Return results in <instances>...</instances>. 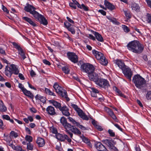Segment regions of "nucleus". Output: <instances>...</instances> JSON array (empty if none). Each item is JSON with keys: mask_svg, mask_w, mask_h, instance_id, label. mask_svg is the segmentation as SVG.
Segmentation results:
<instances>
[{"mask_svg": "<svg viewBox=\"0 0 151 151\" xmlns=\"http://www.w3.org/2000/svg\"><path fill=\"white\" fill-rule=\"evenodd\" d=\"M127 49L129 51L136 54H140L143 52L144 46L137 40H134L129 42L127 45Z\"/></svg>", "mask_w": 151, "mask_h": 151, "instance_id": "1", "label": "nucleus"}, {"mask_svg": "<svg viewBox=\"0 0 151 151\" xmlns=\"http://www.w3.org/2000/svg\"><path fill=\"white\" fill-rule=\"evenodd\" d=\"M132 81L135 86L139 89L144 87L146 83L145 79L138 74L133 77Z\"/></svg>", "mask_w": 151, "mask_h": 151, "instance_id": "2", "label": "nucleus"}, {"mask_svg": "<svg viewBox=\"0 0 151 151\" xmlns=\"http://www.w3.org/2000/svg\"><path fill=\"white\" fill-rule=\"evenodd\" d=\"M30 14L33 15L36 21L40 22L41 24L45 25L47 24V21L45 17L43 15L39 14L35 10H34L31 12Z\"/></svg>", "mask_w": 151, "mask_h": 151, "instance_id": "3", "label": "nucleus"}, {"mask_svg": "<svg viewBox=\"0 0 151 151\" xmlns=\"http://www.w3.org/2000/svg\"><path fill=\"white\" fill-rule=\"evenodd\" d=\"M81 70L84 73L88 74L93 72L95 70V68L94 66L89 63H84L82 64L81 66Z\"/></svg>", "mask_w": 151, "mask_h": 151, "instance_id": "4", "label": "nucleus"}, {"mask_svg": "<svg viewBox=\"0 0 151 151\" xmlns=\"http://www.w3.org/2000/svg\"><path fill=\"white\" fill-rule=\"evenodd\" d=\"M71 106L78 113V115L83 119L86 120H88V118L87 115L83 112L82 110L76 104H72Z\"/></svg>", "mask_w": 151, "mask_h": 151, "instance_id": "5", "label": "nucleus"}, {"mask_svg": "<svg viewBox=\"0 0 151 151\" xmlns=\"http://www.w3.org/2000/svg\"><path fill=\"white\" fill-rule=\"evenodd\" d=\"M95 83L99 88L104 89L108 88L109 86L108 81L101 78H99Z\"/></svg>", "mask_w": 151, "mask_h": 151, "instance_id": "6", "label": "nucleus"}, {"mask_svg": "<svg viewBox=\"0 0 151 151\" xmlns=\"http://www.w3.org/2000/svg\"><path fill=\"white\" fill-rule=\"evenodd\" d=\"M122 71L125 77L130 81H131L133 73L129 68L127 66L122 70Z\"/></svg>", "mask_w": 151, "mask_h": 151, "instance_id": "7", "label": "nucleus"}, {"mask_svg": "<svg viewBox=\"0 0 151 151\" xmlns=\"http://www.w3.org/2000/svg\"><path fill=\"white\" fill-rule=\"evenodd\" d=\"M67 54L68 58L71 61L74 63H77L78 60V57L75 53L69 52Z\"/></svg>", "mask_w": 151, "mask_h": 151, "instance_id": "8", "label": "nucleus"}, {"mask_svg": "<svg viewBox=\"0 0 151 151\" xmlns=\"http://www.w3.org/2000/svg\"><path fill=\"white\" fill-rule=\"evenodd\" d=\"M56 136L57 139L59 140L64 141L66 139L69 143L71 142V139L67 135L58 133Z\"/></svg>", "mask_w": 151, "mask_h": 151, "instance_id": "9", "label": "nucleus"}, {"mask_svg": "<svg viewBox=\"0 0 151 151\" xmlns=\"http://www.w3.org/2000/svg\"><path fill=\"white\" fill-rule=\"evenodd\" d=\"M89 79L91 81H93L96 83L99 78L98 74L94 71L88 74V75Z\"/></svg>", "mask_w": 151, "mask_h": 151, "instance_id": "10", "label": "nucleus"}, {"mask_svg": "<svg viewBox=\"0 0 151 151\" xmlns=\"http://www.w3.org/2000/svg\"><path fill=\"white\" fill-rule=\"evenodd\" d=\"M95 147L97 151H104L106 149L105 147L99 142L95 143Z\"/></svg>", "mask_w": 151, "mask_h": 151, "instance_id": "11", "label": "nucleus"}, {"mask_svg": "<svg viewBox=\"0 0 151 151\" xmlns=\"http://www.w3.org/2000/svg\"><path fill=\"white\" fill-rule=\"evenodd\" d=\"M59 110L62 112L63 115L66 116H68L70 115V114L69 112V109L65 106L61 107Z\"/></svg>", "mask_w": 151, "mask_h": 151, "instance_id": "12", "label": "nucleus"}, {"mask_svg": "<svg viewBox=\"0 0 151 151\" xmlns=\"http://www.w3.org/2000/svg\"><path fill=\"white\" fill-rule=\"evenodd\" d=\"M92 52L93 54L95 56L96 59L98 61L103 56H104L103 54L100 52L97 51L95 50H93Z\"/></svg>", "mask_w": 151, "mask_h": 151, "instance_id": "13", "label": "nucleus"}, {"mask_svg": "<svg viewBox=\"0 0 151 151\" xmlns=\"http://www.w3.org/2000/svg\"><path fill=\"white\" fill-rule=\"evenodd\" d=\"M46 111L47 114L51 116L54 115L56 114L54 107L52 106H49L46 108Z\"/></svg>", "mask_w": 151, "mask_h": 151, "instance_id": "14", "label": "nucleus"}, {"mask_svg": "<svg viewBox=\"0 0 151 151\" xmlns=\"http://www.w3.org/2000/svg\"><path fill=\"white\" fill-rule=\"evenodd\" d=\"M106 110L107 112L109 115L115 121L117 122L116 117L114 114L113 112L111 109L108 108H106Z\"/></svg>", "mask_w": 151, "mask_h": 151, "instance_id": "15", "label": "nucleus"}, {"mask_svg": "<svg viewBox=\"0 0 151 151\" xmlns=\"http://www.w3.org/2000/svg\"><path fill=\"white\" fill-rule=\"evenodd\" d=\"M13 73V72H12L11 67L7 65L5 67V74L8 77L10 78Z\"/></svg>", "mask_w": 151, "mask_h": 151, "instance_id": "16", "label": "nucleus"}, {"mask_svg": "<svg viewBox=\"0 0 151 151\" xmlns=\"http://www.w3.org/2000/svg\"><path fill=\"white\" fill-rule=\"evenodd\" d=\"M9 67H11L12 72H13V73L16 75L19 74V71L18 69V66L13 64H12L10 65Z\"/></svg>", "mask_w": 151, "mask_h": 151, "instance_id": "17", "label": "nucleus"}, {"mask_svg": "<svg viewBox=\"0 0 151 151\" xmlns=\"http://www.w3.org/2000/svg\"><path fill=\"white\" fill-rule=\"evenodd\" d=\"M36 8L30 4H28L26 6H25L24 8V10L27 12H29L31 14L34 10H35Z\"/></svg>", "mask_w": 151, "mask_h": 151, "instance_id": "18", "label": "nucleus"}, {"mask_svg": "<svg viewBox=\"0 0 151 151\" xmlns=\"http://www.w3.org/2000/svg\"><path fill=\"white\" fill-rule=\"evenodd\" d=\"M22 19L24 21L29 23L30 25L33 27H36L37 25L35 23L33 22L31 19L26 17H22Z\"/></svg>", "mask_w": 151, "mask_h": 151, "instance_id": "19", "label": "nucleus"}, {"mask_svg": "<svg viewBox=\"0 0 151 151\" xmlns=\"http://www.w3.org/2000/svg\"><path fill=\"white\" fill-rule=\"evenodd\" d=\"M102 142L107 145L111 149L114 146V141L112 140L106 139L102 141Z\"/></svg>", "mask_w": 151, "mask_h": 151, "instance_id": "20", "label": "nucleus"}, {"mask_svg": "<svg viewBox=\"0 0 151 151\" xmlns=\"http://www.w3.org/2000/svg\"><path fill=\"white\" fill-rule=\"evenodd\" d=\"M102 142L107 145L111 149L114 146V141L112 140L106 139L102 141Z\"/></svg>", "mask_w": 151, "mask_h": 151, "instance_id": "21", "label": "nucleus"}, {"mask_svg": "<svg viewBox=\"0 0 151 151\" xmlns=\"http://www.w3.org/2000/svg\"><path fill=\"white\" fill-rule=\"evenodd\" d=\"M53 87L56 92L58 94L62 93L61 91L63 89L58 85L57 83H55Z\"/></svg>", "mask_w": 151, "mask_h": 151, "instance_id": "22", "label": "nucleus"}, {"mask_svg": "<svg viewBox=\"0 0 151 151\" xmlns=\"http://www.w3.org/2000/svg\"><path fill=\"white\" fill-rule=\"evenodd\" d=\"M104 4L106 8L111 11L113 10L115 8L114 5L106 0H105Z\"/></svg>", "mask_w": 151, "mask_h": 151, "instance_id": "23", "label": "nucleus"}, {"mask_svg": "<svg viewBox=\"0 0 151 151\" xmlns=\"http://www.w3.org/2000/svg\"><path fill=\"white\" fill-rule=\"evenodd\" d=\"M115 63L122 70L127 66L124 64V62L119 60H115Z\"/></svg>", "mask_w": 151, "mask_h": 151, "instance_id": "24", "label": "nucleus"}, {"mask_svg": "<svg viewBox=\"0 0 151 151\" xmlns=\"http://www.w3.org/2000/svg\"><path fill=\"white\" fill-rule=\"evenodd\" d=\"M70 130L74 134L77 135H79L81 134V132L77 128L74 126H73L72 128L70 129Z\"/></svg>", "mask_w": 151, "mask_h": 151, "instance_id": "25", "label": "nucleus"}, {"mask_svg": "<svg viewBox=\"0 0 151 151\" xmlns=\"http://www.w3.org/2000/svg\"><path fill=\"white\" fill-rule=\"evenodd\" d=\"M36 143L40 147H42L45 144L44 139L42 138L39 137L37 139Z\"/></svg>", "mask_w": 151, "mask_h": 151, "instance_id": "26", "label": "nucleus"}, {"mask_svg": "<svg viewBox=\"0 0 151 151\" xmlns=\"http://www.w3.org/2000/svg\"><path fill=\"white\" fill-rule=\"evenodd\" d=\"M50 102L54 106L55 108L58 109L59 110L61 107V104L55 100H50Z\"/></svg>", "mask_w": 151, "mask_h": 151, "instance_id": "27", "label": "nucleus"}, {"mask_svg": "<svg viewBox=\"0 0 151 151\" xmlns=\"http://www.w3.org/2000/svg\"><path fill=\"white\" fill-rule=\"evenodd\" d=\"M96 39L99 41L103 42V39L101 35L98 32H94L93 33Z\"/></svg>", "mask_w": 151, "mask_h": 151, "instance_id": "28", "label": "nucleus"}, {"mask_svg": "<svg viewBox=\"0 0 151 151\" xmlns=\"http://www.w3.org/2000/svg\"><path fill=\"white\" fill-rule=\"evenodd\" d=\"M99 61L101 65H103L106 66L108 64L107 60L104 56H103Z\"/></svg>", "mask_w": 151, "mask_h": 151, "instance_id": "29", "label": "nucleus"}, {"mask_svg": "<svg viewBox=\"0 0 151 151\" xmlns=\"http://www.w3.org/2000/svg\"><path fill=\"white\" fill-rule=\"evenodd\" d=\"M25 95L27 96L30 98L33 99L34 98V95L29 91L27 90L26 89H24L23 91Z\"/></svg>", "mask_w": 151, "mask_h": 151, "instance_id": "30", "label": "nucleus"}, {"mask_svg": "<svg viewBox=\"0 0 151 151\" xmlns=\"http://www.w3.org/2000/svg\"><path fill=\"white\" fill-rule=\"evenodd\" d=\"M6 111V107L4 105L2 101L0 100V111L1 112H5Z\"/></svg>", "mask_w": 151, "mask_h": 151, "instance_id": "31", "label": "nucleus"}, {"mask_svg": "<svg viewBox=\"0 0 151 151\" xmlns=\"http://www.w3.org/2000/svg\"><path fill=\"white\" fill-rule=\"evenodd\" d=\"M132 9L137 12L139 11V7L138 4L135 3H133L131 4Z\"/></svg>", "mask_w": 151, "mask_h": 151, "instance_id": "32", "label": "nucleus"}, {"mask_svg": "<svg viewBox=\"0 0 151 151\" xmlns=\"http://www.w3.org/2000/svg\"><path fill=\"white\" fill-rule=\"evenodd\" d=\"M107 18L109 20L110 22H112L114 24L116 25H119L120 24V23L118 22L115 18L107 17Z\"/></svg>", "mask_w": 151, "mask_h": 151, "instance_id": "33", "label": "nucleus"}, {"mask_svg": "<svg viewBox=\"0 0 151 151\" xmlns=\"http://www.w3.org/2000/svg\"><path fill=\"white\" fill-rule=\"evenodd\" d=\"M114 90L117 93V95L119 96H120L125 98V96L122 94V92L120 91L116 87H114Z\"/></svg>", "mask_w": 151, "mask_h": 151, "instance_id": "34", "label": "nucleus"}, {"mask_svg": "<svg viewBox=\"0 0 151 151\" xmlns=\"http://www.w3.org/2000/svg\"><path fill=\"white\" fill-rule=\"evenodd\" d=\"M18 51H19V54L20 55L23 59V60L24 59L26 58V57L22 48H21L20 49H19Z\"/></svg>", "mask_w": 151, "mask_h": 151, "instance_id": "35", "label": "nucleus"}, {"mask_svg": "<svg viewBox=\"0 0 151 151\" xmlns=\"http://www.w3.org/2000/svg\"><path fill=\"white\" fill-rule=\"evenodd\" d=\"M62 93H59V94L62 96L65 99L68 98V96L67 95V93L66 91L65 90H63L62 91Z\"/></svg>", "mask_w": 151, "mask_h": 151, "instance_id": "36", "label": "nucleus"}, {"mask_svg": "<svg viewBox=\"0 0 151 151\" xmlns=\"http://www.w3.org/2000/svg\"><path fill=\"white\" fill-rule=\"evenodd\" d=\"M62 71L65 74H69L70 73V70L68 68L67 66H64L62 67Z\"/></svg>", "mask_w": 151, "mask_h": 151, "instance_id": "37", "label": "nucleus"}, {"mask_svg": "<svg viewBox=\"0 0 151 151\" xmlns=\"http://www.w3.org/2000/svg\"><path fill=\"white\" fill-rule=\"evenodd\" d=\"M45 91L46 93L47 94L53 96H55V93L52 92L51 91L50 89L48 88H45Z\"/></svg>", "mask_w": 151, "mask_h": 151, "instance_id": "38", "label": "nucleus"}, {"mask_svg": "<svg viewBox=\"0 0 151 151\" xmlns=\"http://www.w3.org/2000/svg\"><path fill=\"white\" fill-rule=\"evenodd\" d=\"M60 121L63 126H64L67 122L66 119L64 117H62L61 118Z\"/></svg>", "mask_w": 151, "mask_h": 151, "instance_id": "39", "label": "nucleus"}, {"mask_svg": "<svg viewBox=\"0 0 151 151\" xmlns=\"http://www.w3.org/2000/svg\"><path fill=\"white\" fill-rule=\"evenodd\" d=\"M25 139L27 141L30 143L32 141L33 138L31 136L27 135L25 137Z\"/></svg>", "mask_w": 151, "mask_h": 151, "instance_id": "40", "label": "nucleus"}, {"mask_svg": "<svg viewBox=\"0 0 151 151\" xmlns=\"http://www.w3.org/2000/svg\"><path fill=\"white\" fill-rule=\"evenodd\" d=\"M68 119H69V121L71 122L72 124L76 126L78 122H76L75 120L71 117H68Z\"/></svg>", "mask_w": 151, "mask_h": 151, "instance_id": "41", "label": "nucleus"}, {"mask_svg": "<svg viewBox=\"0 0 151 151\" xmlns=\"http://www.w3.org/2000/svg\"><path fill=\"white\" fill-rule=\"evenodd\" d=\"M27 148L28 150H33L34 146L30 142H29L27 143Z\"/></svg>", "mask_w": 151, "mask_h": 151, "instance_id": "42", "label": "nucleus"}, {"mask_svg": "<svg viewBox=\"0 0 151 151\" xmlns=\"http://www.w3.org/2000/svg\"><path fill=\"white\" fill-rule=\"evenodd\" d=\"M76 126L77 127H78L81 129L83 130H88V129L86 128L85 127L82 125L80 124L79 123H77V124Z\"/></svg>", "mask_w": 151, "mask_h": 151, "instance_id": "43", "label": "nucleus"}, {"mask_svg": "<svg viewBox=\"0 0 151 151\" xmlns=\"http://www.w3.org/2000/svg\"><path fill=\"white\" fill-rule=\"evenodd\" d=\"M73 126L71 125L70 124L67 122L63 127L65 129H69L70 130V129L72 128Z\"/></svg>", "mask_w": 151, "mask_h": 151, "instance_id": "44", "label": "nucleus"}, {"mask_svg": "<svg viewBox=\"0 0 151 151\" xmlns=\"http://www.w3.org/2000/svg\"><path fill=\"white\" fill-rule=\"evenodd\" d=\"M122 27L124 31L126 32L127 33L130 31V30L129 28L125 25H122Z\"/></svg>", "mask_w": 151, "mask_h": 151, "instance_id": "45", "label": "nucleus"}, {"mask_svg": "<svg viewBox=\"0 0 151 151\" xmlns=\"http://www.w3.org/2000/svg\"><path fill=\"white\" fill-rule=\"evenodd\" d=\"M146 97L147 99H151V91H148L146 95Z\"/></svg>", "mask_w": 151, "mask_h": 151, "instance_id": "46", "label": "nucleus"}, {"mask_svg": "<svg viewBox=\"0 0 151 151\" xmlns=\"http://www.w3.org/2000/svg\"><path fill=\"white\" fill-rule=\"evenodd\" d=\"M69 31H70L72 34H74L75 33V31L74 28L72 26L67 29Z\"/></svg>", "mask_w": 151, "mask_h": 151, "instance_id": "47", "label": "nucleus"}, {"mask_svg": "<svg viewBox=\"0 0 151 151\" xmlns=\"http://www.w3.org/2000/svg\"><path fill=\"white\" fill-rule=\"evenodd\" d=\"M50 130L53 134H56L58 132L57 129L53 127H50Z\"/></svg>", "mask_w": 151, "mask_h": 151, "instance_id": "48", "label": "nucleus"}, {"mask_svg": "<svg viewBox=\"0 0 151 151\" xmlns=\"http://www.w3.org/2000/svg\"><path fill=\"white\" fill-rule=\"evenodd\" d=\"M13 45L15 47L17 48L18 50L19 49H20V48H21L19 45L18 44L16 43L15 42H12Z\"/></svg>", "mask_w": 151, "mask_h": 151, "instance_id": "49", "label": "nucleus"}, {"mask_svg": "<svg viewBox=\"0 0 151 151\" xmlns=\"http://www.w3.org/2000/svg\"><path fill=\"white\" fill-rule=\"evenodd\" d=\"M79 8L81 9H83L85 11H88V7L86 6L83 4H82L81 5H80V7Z\"/></svg>", "mask_w": 151, "mask_h": 151, "instance_id": "50", "label": "nucleus"}, {"mask_svg": "<svg viewBox=\"0 0 151 151\" xmlns=\"http://www.w3.org/2000/svg\"><path fill=\"white\" fill-rule=\"evenodd\" d=\"M10 134L11 136L14 137H17L18 136L17 133L13 131H12L11 132Z\"/></svg>", "mask_w": 151, "mask_h": 151, "instance_id": "51", "label": "nucleus"}, {"mask_svg": "<svg viewBox=\"0 0 151 151\" xmlns=\"http://www.w3.org/2000/svg\"><path fill=\"white\" fill-rule=\"evenodd\" d=\"M125 16L127 18L130 19L131 17V15L130 14L129 12L127 11L124 12Z\"/></svg>", "mask_w": 151, "mask_h": 151, "instance_id": "52", "label": "nucleus"}, {"mask_svg": "<svg viewBox=\"0 0 151 151\" xmlns=\"http://www.w3.org/2000/svg\"><path fill=\"white\" fill-rule=\"evenodd\" d=\"M108 132L110 136L112 137L115 136V133L114 132H113L112 130L109 129L108 130Z\"/></svg>", "mask_w": 151, "mask_h": 151, "instance_id": "53", "label": "nucleus"}, {"mask_svg": "<svg viewBox=\"0 0 151 151\" xmlns=\"http://www.w3.org/2000/svg\"><path fill=\"white\" fill-rule=\"evenodd\" d=\"M64 24L67 29L72 26V25L67 22H64Z\"/></svg>", "mask_w": 151, "mask_h": 151, "instance_id": "54", "label": "nucleus"}, {"mask_svg": "<svg viewBox=\"0 0 151 151\" xmlns=\"http://www.w3.org/2000/svg\"><path fill=\"white\" fill-rule=\"evenodd\" d=\"M147 21L149 23H151V15L149 14L147 16Z\"/></svg>", "mask_w": 151, "mask_h": 151, "instance_id": "55", "label": "nucleus"}, {"mask_svg": "<svg viewBox=\"0 0 151 151\" xmlns=\"http://www.w3.org/2000/svg\"><path fill=\"white\" fill-rule=\"evenodd\" d=\"M73 1V3L75 5L77 6L78 7H80V5L78 3V2L76 0H72Z\"/></svg>", "mask_w": 151, "mask_h": 151, "instance_id": "56", "label": "nucleus"}, {"mask_svg": "<svg viewBox=\"0 0 151 151\" xmlns=\"http://www.w3.org/2000/svg\"><path fill=\"white\" fill-rule=\"evenodd\" d=\"M2 117L3 119H6L7 120H8L10 119V117L8 115H4L2 116Z\"/></svg>", "mask_w": 151, "mask_h": 151, "instance_id": "57", "label": "nucleus"}, {"mask_svg": "<svg viewBox=\"0 0 151 151\" xmlns=\"http://www.w3.org/2000/svg\"><path fill=\"white\" fill-rule=\"evenodd\" d=\"M82 139L83 142L86 143V144H87L90 141L89 140L88 138L84 137H83Z\"/></svg>", "mask_w": 151, "mask_h": 151, "instance_id": "58", "label": "nucleus"}, {"mask_svg": "<svg viewBox=\"0 0 151 151\" xmlns=\"http://www.w3.org/2000/svg\"><path fill=\"white\" fill-rule=\"evenodd\" d=\"M91 91L96 94L97 93H98L99 92V91L97 89L94 88H91Z\"/></svg>", "mask_w": 151, "mask_h": 151, "instance_id": "59", "label": "nucleus"}, {"mask_svg": "<svg viewBox=\"0 0 151 151\" xmlns=\"http://www.w3.org/2000/svg\"><path fill=\"white\" fill-rule=\"evenodd\" d=\"M17 151H24L22 150V147L19 146H17L15 150Z\"/></svg>", "mask_w": 151, "mask_h": 151, "instance_id": "60", "label": "nucleus"}, {"mask_svg": "<svg viewBox=\"0 0 151 151\" xmlns=\"http://www.w3.org/2000/svg\"><path fill=\"white\" fill-rule=\"evenodd\" d=\"M18 86L19 88L21 89L22 92L24 90V89H26L24 87L22 83H19Z\"/></svg>", "mask_w": 151, "mask_h": 151, "instance_id": "61", "label": "nucleus"}, {"mask_svg": "<svg viewBox=\"0 0 151 151\" xmlns=\"http://www.w3.org/2000/svg\"><path fill=\"white\" fill-rule=\"evenodd\" d=\"M69 5L70 6V7L73 8V9H76V5H75V4H73L72 2L70 3Z\"/></svg>", "mask_w": 151, "mask_h": 151, "instance_id": "62", "label": "nucleus"}, {"mask_svg": "<svg viewBox=\"0 0 151 151\" xmlns=\"http://www.w3.org/2000/svg\"><path fill=\"white\" fill-rule=\"evenodd\" d=\"M98 12L99 13H100L103 15L105 16L106 15V12L103 10H99L98 11Z\"/></svg>", "mask_w": 151, "mask_h": 151, "instance_id": "63", "label": "nucleus"}, {"mask_svg": "<svg viewBox=\"0 0 151 151\" xmlns=\"http://www.w3.org/2000/svg\"><path fill=\"white\" fill-rule=\"evenodd\" d=\"M146 1L148 5V6L151 8V0H146Z\"/></svg>", "mask_w": 151, "mask_h": 151, "instance_id": "64", "label": "nucleus"}]
</instances>
